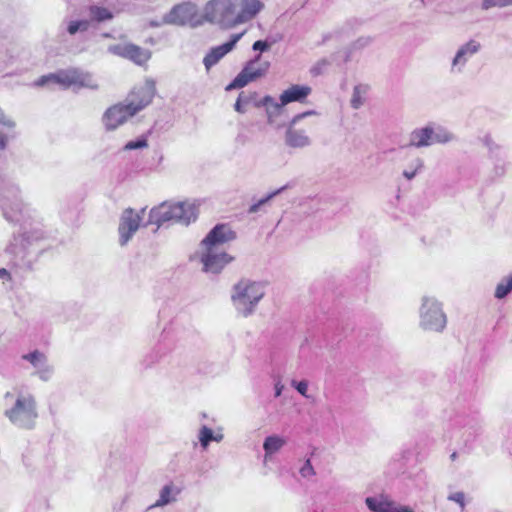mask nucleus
Listing matches in <instances>:
<instances>
[{
  "instance_id": "obj_18",
  "label": "nucleus",
  "mask_w": 512,
  "mask_h": 512,
  "mask_svg": "<svg viewBox=\"0 0 512 512\" xmlns=\"http://www.w3.org/2000/svg\"><path fill=\"white\" fill-rule=\"evenodd\" d=\"M239 11L234 17L232 25H240L254 19L263 9L264 3L261 0H239Z\"/></svg>"
},
{
  "instance_id": "obj_27",
  "label": "nucleus",
  "mask_w": 512,
  "mask_h": 512,
  "mask_svg": "<svg viewBox=\"0 0 512 512\" xmlns=\"http://www.w3.org/2000/svg\"><path fill=\"white\" fill-rule=\"evenodd\" d=\"M89 12L91 18L97 22L110 20L113 17L112 13L104 7L91 6Z\"/></svg>"
},
{
  "instance_id": "obj_41",
  "label": "nucleus",
  "mask_w": 512,
  "mask_h": 512,
  "mask_svg": "<svg viewBox=\"0 0 512 512\" xmlns=\"http://www.w3.org/2000/svg\"><path fill=\"white\" fill-rule=\"evenodd\" d=\"M254 50L266 51L269 49V44L266 41L258 40L253 44Z\"/></svg>"
},
{
  "instance_id": "obj_42",
  "label": "nucleus",
  "mask_w": 512,
  "mask_h": 512,
  "mask_svg": "<svg viewBox=\"0 0 512 512\" xmlns=\"http://www.w3.org/2000/svg\"><path fill=\"white\" fill-rule=\"evenodd\" d=\"M283 389L284 385L281 383V381H277L274 385L275 397L281 396Z\"/></svg>"
},
{
  "instance_id": "obj_32",
  "label": "nucleus",
  "mask_w": 512,
  "mask_h": 512,
  "mask_svg": "<svg viewBox=\"0 0 512 512\" xmlns=\"http://www.w3.org/2000/svg\"><path fill=\"white\" fill-rule=\"evenodd\" d=\"M512 5V0H483L482 9L488 10L493 7H506Z\"/></svg>"
},
{
  "instance_id": "obj_46",
  "label": "nucleus",
  "mask_w": 512,
  "mask_h": 512,
  "mask_svg": "<svg viewBox=\"0 0 512 512\" xmlns=\"http://www.w3.org/2000/svg\"><path fill=\"white\" fill-rule=\"evenodd\" d=\"M450 458L452 461L456 460L457 458V453L456 452H453L451 455H450Z\"/></svg>"
},
{
  "instance_id": "obj_14",
  "label": "nucleus",
  "mask_w": 512,
  "mask_h": 512,
  "mask_svg": "<svg viewBox=\"0 0 512 512\" xmlns=\"http://www.w3.org/2000/svg\"><path fill=\"white\" fill-rule=\"evenodd\" d=\"M365 504L371 512H415L412 507L402 505L385 494L367 497Z\"/></svg>"
},
{
  "instance_id": "obj_28",
  "label": "nucleus",
  "mask_w": 512,
  "mask_h": 512,
  "mask_svg": "<svg viewBox=\"0 0 512 512\" xmlns=\"http://www.w3.org/2000/svg\"><path fill=\"white\" fill-rule=\"evenodd\" d=\"M478 48H479V44L476 43L475 41L468 42L466 45H464L463 47H461L458 50V52L453 60V65L458 64L461 61V59L464 57V55L474 54L475 52H477Z\"/></svg>"
},
{
  "instance_id": "obj_22",
  "label": "nucleus",
  "mask_w": 512,
  "mask_h": 512,
  "mask_svg": "<svg viewBox=\"0 0 512 512\" xmlns=\"http://www.w3.org/2000/svg\"><path fill=\"white\" fill-rule=\"evenodd\" d=\"M180 490L172 483L165 485L159 493L158 500L150 507H164L174 501L179 494Z\"/></svg>"
},
{
  "instance_id": "obj_34",
  "label": "nucleus",
  "mask_w": 512,
  "mask_h": 512,
  "mask_svg": "<svg viewBox=\"0 0 512 512\" xmlns=\"http://www.w3.org/2000/svg\"><path fill=\"white\" fill-rule=\"evenodd\" d=\"M422 167V161L420 159H416L414 162H413V165H412V168L410 169H405L403 171V176L408 179V180H411L415 177V175L417 174L418 170Z\"/></svg>"
},
{
  "instance_id": "obj_31",
  "label": "nucleus",
  "mask_w": 512,
  "mask_h": 512,
  "mask_svg": "<svg viewBox=\"0 0 512 512\" xmlns=\"http://www.w3.org/2000/svg\"><path fill=\"white\" fill-rule=\"evenodd\" d=\"M299 474L304 479H311L316 475V470L311 463L310 457L303 460L302 465L299 467Z\"/></svg>"
},
{
  "instance_id": "obj_43",
  "label": "nucleus",
  "mask_w": 512,
  "mask_h": 512,
  "mask_svg": "<svg viewBox=\"0 0 512 512\" xmlns=\"http://www.w3.org/2000/svg\"><path fill=\"white\" fill-rule=\"evenodd\" d=\"M0 279H11L10 273L5 268H0Z\"/></svg>"
},
{
  "instance_id": "obj_40",
  "label": "nucleus",
  "mask_w": 512,
  "mask_h": 512,
  "mask_svg": "<svg viewBox=\"0 0 512 512\" xmlns=\"http://www.w3.org/2000/svg\"><path fill=\"white\" fill-rule=\"evenodd\" d=\"M448 500L458 503L462 509L465 507V495L463 492H455L448 496Z\"/></svg>"
},
{
  "instance_id": "obj_37",
  "label": "nucleus",
  "mask_w": 512,
  "mask_h": 512,
  "mask_svg": "<svg viewBox=\"0 0 512 512\" xmlns=\"http://www.w3.org/2000/svg\"><path fill=\"white\" fill-rule=\"evenodd\" d=\"M304 118H313L314 120H317L319 118V114L316 113L315 111L304 112L294 116L291 123L293 125L298 124L300 120ZM311 124H317V121H312Z\"/></svg>"
},
{
  "instance_id": "obj_45",
  "label": "nucleus",
  "mask_w": 512,
  "mask_h": 512,
  "mask_svg": "<svg viewBox=\"0 0 512 512\" xmlns=\"http://www.w3.org/2000/svg\"><path fill=\"white\" fill-rule=\"evenodd\" d=\"M6 145V137L5 135L0 131V149L4 148Z\"/></svg>"
},
{
  "instance_id": "obj_44",
  "label": "nucleus",
  "mask_w": 512,
  "mask_h": 512,
  "mask_svg": "<svg viewBox=\"0 0 512 512\" xmlns=\"http://www.w3.org/2000/svg\"><path fill=\"white\" fill-rule=\"evenodd\" d=\"M223 438H224V435L220 431L214 432L213 441L221 442L223 440Z\"/></svg>"
},
{
  "instance_id": "obj_29",
  "label": "nucleus",
  "mask_w": 512,
  "mask_h": 512,
  "mask_svg": "<svg viewBox=\"0 0 512 512\" xmlns=\"http://www.w3.org/2000/svg\"><path fill=\"white\" fill-rule=\"evenodd\" d=\"M214 431L206 425H203L198 433V439L201 447L206 450L211 441H213Z\"/></svg>"
},
{
  "instance_id": "obj_25",
  "label": "nucleus",
  "mask_w": 512,
  "mask_h": 512,
  "mask_svg": "<svg viewBox=\"0 0 512 512\" xmlns=\"http://www.w3.org/2000/svg\"><path fill=\"white\" fill-rule=\"evenodd\" d=\"M256 97H257L256 92H250V93L241 92L236 100L235 105H234L235 110L239 113L246 112L247 106L251 102L256 100Z\"/></svg>"
},
{
  "instance_id": "obj_13",
  "label": "nucleus",
  "mask_w": 512,
  "mask_h": 512,
  "mask_svg": "<svg viewBox=\"0 0 512 512\" xmlns=\"http://www.w3.org/2000/svg\"><path fill=\"white\" fill-rule=\"evenodd\" d=\"M113 54L129 59L139 66L145 65L151 58V52L132 43H120L109 48Z\"/></svg>"
},
{
  "instance_id": "obj_11",
  "label": "nucleus",
  "mask_w": 512,
  "mask_h": 512,
  "mask_svg": "<svg viewBox=\"0 0 512 512\" xmlns=\"http://www.w3.org/2000/svg\"><path fill=\"white\" fill-rule=\"evenodd\" d=\"M448 130H413L410 135V146L425 147L434 144H443L453 140Z\"/></svg>"
},
{
  "instance_id": "obj_16",
  "label": "nucleus",
  "mask_w": 512,
  "mask_h": 512,
  "mask_svg": "<svg viewBox=\"0 0 512 512\" xmlns=\"http://www.w3.org/2000/svg\"><path fill=\"white\" fill-rule=\"evenodd\" d=\"M134 115L136 114L126 103H117L106 110L103 121L107 128H117L125 124Z\"/></svg>"
},
{
  "instance_id": "obj_8",
  "label": "nucleus",
  "mask_w": 512,
  "mask_h": 512,
  "mask_svg": "<svg viewBox=\"0 0 512 512\" xmlns=\"http://www.w3.org/2000/svg\"><path fill=\"white\" fill-rule=\"evenodd\" d=\"M270 68V63L262 60L261 55H257L254 59L248 61L240 73L234 80L227 85L226 90L243 88L247 84L264 77Z\"/></svg>"
},
{
  "instance_id": "obj_10",
  "label": "nucleus",
  "mask_w": 512,
  "mask_h": 512,
  "mask_svg": "<svg viewBox=\"0 0 512 512\" xmlns=\"http://www.w3.org/2000/svg\"><path fill=\"white\" fill-rule=\"evenodd\" d=\"M155 92V82L148 79L144 84L134 87L128 94L125 102L132 112L137 114L152 102Z\"/></svg>"
},
{
  "instance_id": "obj_26",
  "label": "nucleus",
  "mask_w": 512,
  "mask_h": 512,
  "mask_svg": "<svg viewBox=\"0 0 512 512\" xmlns=\"http://www.w3.org/2000/svg\"><path fill=\"white\" fill-rule=\"evenodd\" d=\"M292 187L290 184H286L282 187H280L279 189L271 192L270 194H268L266 197L260 199L257 203H254L253 205H251L249 207V210L248 212L250 214H253V213H256L259 211V209L265 205L268 201H270L271 199H273L275 196L279 195L280 193H282L283 191H285L286 189Z\"/></svg>"
},
{
  "instance_id": "obj_7",
  "label": "nucleus",
  "mask_w": 512,
  "mask_h": 512,
  "mask_svg": "<svg viewBox=\"0 0 512 512\" xmlns=\"http://www.w3.org/2000/svg\"><path fill=\"white\" fill-rule=\"evenodd\" d=\"M235 4L232 0H210L204 8L203 17L210 23H217L225 28H233Z\"/></svg>"
},
{
  "instance_id": "obj_17",
  "label": "nucleus",
  "mask_w": 512,
  "mask_h": 512,
  "mask_svg": "<svg viewBox=\"0 0 512 512\" xmlns=\"http://www.w3.org/2000/svg\"><path fill=\"white\" fill-rule=\"evenodd\" d=\"M245 32L233 34L230 41L213 47L204 57L203 64L207 71L216 65L226 54L233 50L237 42L242 38Z\"/></svg>"
},
{
  "instance_id": "obj_35",
  "label": "nucleus",
  "mask_w": 512,
  "mask_h": 512,
  "mask_svg": "<svg viewBox=\"0 0 512 512\" xmlns=\"http://www.w3.org/2000/svg\"><path fill=\"white\" fill-rule=\"evenodd\" d=\"M291 386L297 390L299 394H301L305 398H309V395L307 394L308 391V382L306 380L302 381H291Z\"/></svg>"
},
{
  "instance_id": "obj_19",
  "label": "nucleus",
  "mask_w": 512,
  "mask_h": 512,
  "mask_svg": "<svg viewBox=\"0 0 512 512\" xmlns=\"http://www.w3.org/2000/svg\"><path fill=\"white\" fill-rule=\"evenodd\" d=\"M196 14V6L191 3L176 5L169 14L170 22L177 25L190 23Z\"/></svg>"
},
{
  "instance_id": "obj_24",
  "label": "nucleus",
  "mask_w": 512,
  "mask_h": 512,
  "mask_svg": "<svg viewBox=\"0 0 512 512\" xmlns=\"http://www.w3.org/2000/svg\"><path fill=\"white\" fill-rule=\"evenodd\" d=\"M512 291V274L502 278L495 289V298L503 299Z\"/></svg>"
},
{
  "instance_id": "obj_12",
  "label": "nucleus",
  "mask_w": 512,
  "mask_h": 512,
  "mask_svg": "<svg viewBox=\"0 0 512 512\" xmlns=\"http://www.w3.org/2000/svg\"><path fill=\"white\" fill-rule=\"evenodd\" d=\"M21 358L31 364L34 368L33 375L37 376L41 381L48 382L52 379L54 367L49 363L45 353L36 349L27 354H23Z\"/></svg>"
},
{
  "instance_id": "obj_23",
  "label": "nucleus",
  "mask_w": 512,
  "mask_h": 512,
  "mask_svg": "<svg viewBox=\"0 0 512 512\" xmlns=\"http://www.w3.org/2000/svg\"><path fill=\"white\" fill-rule=\"evenodd\" d=\"M285 443L286 441L278 435H271L266 437L263 443L265 459H267L270 455L278 452L285 445Z\"/></svg>"
},
{
  "instance_id": "obj_2",
  "label": "nucleus",
  "mask_w": 512,
  "mask_h": 512,
  "mask_svg": "<svg viewBox=\"0 0 512 512\" xmlns=\"http://www.w3.org/2000/svg\"><path fill=\"white\" fill-rule=\"evenodd\" d=\"M235 237L234 231L226 224L216 225L206 235L198 252L203 271L217 274L233 260V257L224 251L223 245Z\"/></svg>"
},
{
  "instance_id": "obj_5",
  "label": "nucleus",
  "mask_w": 512,
  "mask_h": 512,
  "mask_svg": "<svg viewBox=\"0 0 512 512\" xmlns=\"http://www.w3.org/2000/svg\"><path fill=\"white\" fill-rule=\"evenodd\" d=\"M447 324L442 303L434 296H423L419 308V326L424 331L441 333Z\"/></svg>"
},
{
  "instance_id": "obj_30",
  "label": "nucleus",
  "mask_w": 512,
  "mask_h": 512,
  "mask_svg": "<svg viewBox=\"0 0 512 512\" xmlns=\"http://www.w3.org/2000/svg\"><path fill=\"white\" fill-rule=\"evenodd\" d=\"M368 90L367 86L364 85H358L355 86L353 95L351 98V105L353 108L358 109L364 102L363 95L366 94Z\"/></svg>"
},
{
  "instance_id": "obj_3",
  "label": "nucleus",
  "mask_w": 512,
  "mask_h": 512,
  "mask_svg": "<svg viewBox=\"0 0 512 512\" xmlns=\"http://www.w3.org/2000/svg\"><path fill=\"white\" fill-rule=\"evenodd\" d=\"M197 219V207L190 201H164L149 212L147 224L160 227L166 222L189 225Z\"/></svg>"
},
{
  "instance_id": "obj_21",
  "label": "nucleus",
  "mask_w": 512,
  "mask_h": 512,
  "mask_svg": "<svg viewBox=\"0 0 512 512\" xmlns=\"http://www.w3.org/2000/svg\"><path fill=\"white\" fill-rule=\"evenodd\" d=\"M284 141L290 148H304L311 143L310 137L304 130H285Z\"/></svg>"
},
{
  "instance_id": "obj_4",
  "label": "nucleus",
  "mask_w": 512,
  "mask_h": 512,
  "mask_svg": "<svg viewBox=\"0 0 512 512\" xmlns=\"http://www.w3.org/2000/svg\"><path fill=\"white\" fill-rule=\"evenodd\" d=\"M264 295L265 288L262 283L241 279L232 288L231 301L239 314L248 317L254 313Z\"/></svg>"
},
{
  "instance_id": "obj_39",
  "label": "nucleus",
  "mask_w": 512,
  "mask_h": 512,
  "mask_svg": "<svg viewBox=\"0 0 512 512\" xmlns=\"http://www.w3.org/2000/svg\"><path fill=\"white\" fill-rule=\"evenodd\" d=\"M87 22L85 21H73L68 25V32L73 35L80 29H86Z\"/></svg>"
},
{
  "instance_id": "obj_36",
  "label": "nucleus",
  "mask_w": 512,
  "mask_h": 512,
  "mask_svg": "<svg viewBox=\"0 0 512 512\" xmlns=\"http://www.w3.org/2000/svg\"><path fill=\"white\" fill-rule=\"evenodd\" d=\"M147 146V140L145 137L138 138L127 142L124 146L126 150L141 149Z\"/></svg>"
},
{
  "instance_id": "obj_1",
  "label": "nucleus",
  "mask_w": 512,
  "mask_h": 512,
  "mask_svg": "<svg viewBox=\"0 0 512 512\" xmlns=\"http://www.w3.org/2000/svg\"><path fill=\"white\" fill-rule=\"evenodd\" d=\"M24 203L20 190L10 178L0 179V209L10 222H21V230L5 249L11 263L29 269L44 250L45 232L40 222H28L24 218Z\"/></svg>"
},
{
  "instance_id": "obj_15",
  "label": "nucleus",
  "mask_w": 512,
  "mask_h": 512,
  "mask_svg": "<svg viewBox=\"0 0 512 512\" xmlns=\"http://www.w3.org/2000/svg\"><path fill=\"white\" fill-rule=\"evenodd\" d=\"M311 93V87L305 85H292L280 95V104L273 103V98L266 96L263 99L264 105L273 104L275 109L281 110L283 106L291 102H302Z\"/></svg>"
},
{
  "instance_id": "obj_33",
  "label": "nucleus",
  "mask_w": 512,
  "mask_h": 512,
  "mask_svg": "<svg viewBox=\"0 0 512 512\" xmlns=\"http://www.w3.org/2000/svg\"><path fill=\"white\" fill-rule=\"evenodd\" d=\"M56 84L54 73H50L47 75H43L34 81L33 86L35 87H45L49 85Z\"/></svg>"
},
{
  "instance_id": "obj_38",
  "label": "nucleus",
  "mask_w": 512,
  "mask_h": 512,
  "mask_svg": "<svg viewBox=\"0 0 512 512\" xmlns=\"http://www.w3.org/2000/svg\"><path fill=\"white\" fill-rule=\"evenodd\" d=\"M14 125L12 118L0 107V128H11Z\"/></svg>"
},
{
  "instance_id": "obj_6",
  "label": "nucleus",
  "mask_w": 512,
  "mask_h": 512,
  "mask_svg": "<svg viewBox=\"0 0 512 512\" xmlns=\"http://www.w3.org/2000/svg\"><path fill=\"white\" fill-rule=\"evenodd\" d=\"M12 423L23 428H32L37 418L36 401L34 396L19 395L14 406L6 411Z\"/></svg>"
},
{
  "instance_id": "obj_9",
  "label": "nucleus",
  "mask_w": 512,
  "mask_h": 512,
  "mask_svg": "<svg viewBox=\"0 0 512 512\" xmlns=\"http://www.w3.org/2000/svg\"><path fill=\"white\" fill-rule=\"evenodd\" d=\"M145 211L146 208H142L139 211H135L132 208L123 210L118 225L120 246H126L133 238L141 225Z\"/></svg>"
},
{
  "instance_id": "obj_20",
  "label": "nucleus",
  "mask_w": 512,
  "mask_h": 512,
  "mask_svg": "<svg viewBox=\"0 0 512 512\" xmlns=\"http://www.w3.org/2000/svg\"><path fill=\"white\" fill-rule=\"evenodd\" d=\"M56 84L64 89L82 84L81 74L76 69L60 70L54 73Z\"/></svg>"
}]
</instances>
